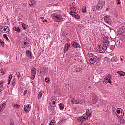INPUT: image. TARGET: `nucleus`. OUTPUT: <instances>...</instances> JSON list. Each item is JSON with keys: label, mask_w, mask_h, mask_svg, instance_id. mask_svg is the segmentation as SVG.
I'll return each mask as SVG.
<instances>
[{"label": "nucleus", "mask_w": 125, "mask_h": 125, "mask_svg": "<svg viewBox=\"0 0 125 125\" xmlns=\"http://www.w3.org/2000/svg\"><path fill=\"white\" fill-rule=\"evenodd\" d=\"M51 17L53 19L54 22H62L63 21V17L59 14L54 13L51 15Z\"/></svg>", "instance_id": "obj_1"}, {"label": "nucleus", "mask_w": 125, "mask_h": 125, "mask_svg": "<svg viewBox=\"0 0 125 125\" xmlns=\"http://www.w3.org/2000/svg\"><path fill=\"white\" fill-rule=\"evenodd\" d=\"M51 103L53 104V105H51V107L53 108H55V107H56V101L55 99H53L52 100H51Z\"/></svg>", "instance_id": "obj_13"}, {"label": "nucleus", "mask_w": 125, "mask_h": 125, "mask_svg": "<svg viewBox=\"0 0 125 125\" xmlns=\"http://www.w3.org/2000/svg\"><path fill=\"white\" fill-rule=\"evenodd\" d=\"M11 79H12V75L10 74V75L9 76V79H8V80H11Z\"/></svg>", "instance_id": "obj_46"}, {"label": "nucleus", "mask_w": 125, "mask_h": 125, "mask_svg": "<svg viewBox=\"0 0 125 125\" xmlns=\"http://www.w3.org/2000/svg\"><path fill=\"white\" fill-rule=\"evenodd\" d=\"M103 45V49H104V51H106V50H107V45L103 43V45Z\"/></svg>", "instance_id": "obj_24"}, {"label": "nucleus", "mask_w": 125, "mask_h": 125, "mask_svg": "<svg viewBox=\"0 0 125 125\" xmlns=\"http://www.w3.org/2000/svg\"><path fill=\"white\" fill-rule=\"evenodd\" d=\"M117 42H119V44H121V41L118 40Z\"/></svg>", "instance_id": "obj_59"}, {"label": "nucleus", "mask_w": 125, "mask_h": 125, "mask_svg": "<svg viewBox=\"0 0 125 125\" xmlns=\"http://www.w3.org/2000/svg\"><path fill=\"white\" fill-rule=\"evenodd\" d=\"M49 105L51 107V106H52V105H53V104H52V103H49Z\"/></svg>", "instance_id": "obj_54"}, {"label": "nucleus", "mask_w": 125, "mask_h": 125, "mask_svg": "<svg viewBox=\"0 0 125 125\" xmlns=\"http://www.w3.org/2000/svg\"><path fill=\"white\" fill-rule=\"evenodd\" d=\"M88 119V117L81 116L78 118L77 121L78 122H80V123H83L84 121H86Z\"/></svg>", "instance_id": "obj_5"}, {"label": "nucleus", "mask_w": 125, "mask_h": 125, "mask_svg": "<svg viewBox=\"0 0 125 125\" xmlns=\"http://www.w3.org/2000/svg\"><path fill=\"white\" fill-rule=\"evenodd\" d=\"M11 81V80L8 79V84H10V81Z\"/></svg>", "instance_id": "obj_53"}, {"label": "nucleus", "mask_w": 125, "mask_h": 125, "mask_svg": "<svg viewBox=\"0 0 125 125\" xmlns=\"http://www.w3.org/2000/svg\"><path fill=\"white\" fill-rule=\"evenodd\" d=\"M42 96V91H41L38 94V99H40L41 97Z\"/></svg>", "instance_id": "obj_29"}, {"label": "nucleus", "mask_w": 125, "mask_h": 125, "mask_svg": "<svg viewBox=\"0 0 125 125\" xmlns=\"http://www.w3.org/2000/svg\"><path fill=\"white\" fill-rule=\"evenodd\" d=\"M13 31H16V32H17L18 33H20V29L18 27H15L13 28Z\"/></svg>", "instance_id": "obj_19"}, {"label": "nucleus", "mask_w": 125, "mask_h": 125, "mask_svg": "<svg viewBox=\"0 0 125 125\" xmlns=\"http://www.w3.org/2000/svg\"><path fill=\"white\" fill-rule=\"evenodd\" d=\"M28 43H27L26 42H24V44H22V48H25L27 47V45H28Z\"/></svg>", "instance_id": "obj_30"}, {"label": "nucleus", "mask_w": 125, "mask_h": 125, "mask_svg": "<svg viewBox=\"0 0 125 125\" xmlns=\"http://www.w3.org/2000/svg\"><path fill=\"white\" fill-rule=\"evenodd\" d=\"M35 77H36V68L35 67H33L31 69V79L32 80H34V79H35Z\"/></svg>", "instance_id": "obj_3"}, {"label": "nucleus", "mask_w": 125, "mask_h": 125, "mask_svg": "<svg viewBox=\"0 0 125 125\" xmlns=\"http://www.w3.org/2000/svg\"><path fill=\"white\" fill-rule=\"evenodd\" d=\"M70 14H71V15L74 16L75 18H76V19H80V15H79V14H78L77 12H74L73 11V10H72V11H70Z\"/></svg>", "instance_id": "obj_4"}, {"label": "nucleus", "mask_w": 125, "mask_h": 125, "mask_svg": "<svg viewBox=\"0 0 125 125\" xmlns=\"http://www.w3.org/2000/svg\"><path fill=\"white\" fill-rule=\"evenodd\" d=\"M117 73V74H119V75L120 76H125V72H124L123 71H118Z\"/></svg>", "instance_id": "obj_27"}, {"label": "nucleus", "mask_w": 125, "mask_h": 125, "mask_svg": "<svg viewBox=\"0 0 125 125\" xmlns=\"http://www.w3.org/2000/svg\"><path fill=\"white\" fill-rule=\"evenodd\" d=\"M65 122H66V120H65V119L62 120V123H65Z\"/></svg>", "instance_id": "obj_56"}, {"label": "nucleus", "mask_w": 125, "mask_h": 125, "mask_svg": "<svg viewBox=\"0 0 125 125\" xmlns=\"http://www.w3.org/2000/svg\"><path fill=\"white\" fill-rule=\"evenodd\" d=\"M112 76H111L110 74H108L106 77L105 79H111Z\"/></svg>", "instance_id": "obj_41"}, {"label": "nucleus", "mask_w": 125, "mask_h": 125, "mask_svg": "<svg viewBox=\"0 0 125 125\" xmlns=\"http://www.w3.org/2000/svg\"><path fill=\"white\" fill-rule=\"evenodd\" d=\"M4 31H7V33H9L10 32V29H9V27L7 26H5L3 29Z\"/></svg>", "instance_id": "obj_20"}, {"label": "nucleus", "mask_w": 125, "mask_h": 125, "mask_svg": "<svg viewBox=\"0 0 125 125\" xmlns=\"http://www.w3.org/2000/svg\"><path fill=\"white\" fill-rule=\"evenodd\" d=\"M91 114H92V113L91 112V110L88 109L86 110V115L87 116V118H88V117H90L91 116Z\"/></svg>", "instance_id": "obj_14"}, {"label": "nucleus", "mask_w": 125, "mask_h": 125, "mask_svg": "<svg viewBox=\"0 0 125 125\" xmlns=\"http://www.w3.org/2000/svg\"><path fill=\"white\" fill-rule=\"evenodd\" d=\"M6 105V104L5 103H4L2 104L1 106H2L3 107H4V106H5Z\"/></svg>", "instance_id": "obj_51"}, {"label": "nucleus", "mask_w": 125, "mask_h": 125, "mask_svg": "<svg viewBox=\"0 0 125 125\" xmlns=\"http://www.w3.org/2000/svg\"><path fill=\"white\" fill-rule=\"evenodd\" d=\"M125 122V120H124V119H121L120 120V123H121L122 124H123V123H124Z\"/></svg>", "instance_id": "obj_45"}, {"label": "nucleus", "mask_w": 125, "mask_h": 125, "mask_svg": "<svg viewBox=\"0 0 125 125\" xmlns=\"http://www.w3.org/2000/svg\"><path fill=\"white\" fill-rule=\"evenodd\" d=\"M16 105H17L16 104H12V106H13V107H14V108H15Z\"/></svg>", "instance_id": "obj_55"}, {"label": "nucleus", "mask_w": 125, "mask_h": 125, "mask_svg": "<svg viewBox=\"0 0 125 125\" xmlns=\"http://www.w3.org/2000/svg\"><path fill=\"white\" fill-rule=\"evenodd\" d=\"M120 60H121V61H123V58H121L120 59Z\"/></svg>", "instance_id": "obj_64"}, {"label": "nucleus", "mask_w": 125, "mask_h": 125, "mask_svg": "<svg viewBox=\"0 0 125 125\" xmlns=\"http://www.w3.org/2000/svg\"><path fill=\"white\" fill-rule=\"evenodd\" d=\"M120 1H118V2H117V4H120Z\"/></svg>", "instance_id": "obj_61"}, {"label": "nucleus", "mask_w": 125, "mask_h": 125, "mask_svg": "<svg viewBox=\"0 0 125 125\" xmlns=\"http://www.w3.org/2000/svg\"><path fill=\"white\" fill-rule=\"evenodd\" d=\"M74 101H72L73 104H78L79 103V100H75V99H73Z\"/></svg>", "instance_id": "obj_28"}, {"label": "nucleus", "mask_w": 125, "mask_h": 125, "mask_svg": "<svg viewBox=\"0 0 125 125\" xmlns=\"http://www.w3.org/2000/svg\"><path fill=\"white\" fill-rule=\"evenodd\" d=\"M22 26L23 29H24V30H26V29H27V25H26V24L22 23Z\"/></svg>", "instance_id": "obj_37"}, {"label": "nucleus", "mask_w": 125, "mask_h": 125, "mask_svg": "<svg viewBox=\"0 0 125 125\" xmlns=\"http://www.w3.org/2000/svg\"><path fill=\"white\" fill-rule=\"evenodd\" d=\"M98 8H97V6H92V11H96V10H97Z\"/></svg>", "instance_id": "obj_25"}, {"label": "nucleus", "mask_w": 125, "mask_h": 125, "mask_svg": "<svg viewBox=\"0 0 125 125\" xmlns=\"http://www.w3.org/2000/svg\"><path fill=\"white\" fill-rule=\"evenodd\" d=\"M108 82L109 83H110V84H111L112 83V81H111L110 79L108 78L107 82Z\"/></svg>", "instance_id": "obj_43"}, {"label": "nucleus", "mask_w": 125, "mask_h": 125, "mask_svg": "<svg viewBox=\"0 0 125 125\" xmlns=\"http://www.w3.org/2000/svg\"><path fill=\"white\" fill-rule=\"evenodd\" d=\"M97 101V96L96 95H92V102L93 104H95Z\"/></svg>", "instance_id": "obj_9"}, {"label": "nucleus", "mask_w": 125, "mask_h": 125, "mask_svg": "<svg viewBox=\"0 0 125 125\" xmlns=\"http://www.w3.org/2000/svg\"><path fill=\"white\" fill-rule=\"evenodd\" d=\"M105 39V42L104 44H106V43H107V44H110V41H108V40H109V38L107 37H104Z\"/></svg>", "instance_id": "obj_23"}, {"label": "nucleus", "mask_w": 125, "mask_h": 125, "mask_svg": "<svg viewBox=\"0 0 125 125\" xmlns=\"http://www.w3.org/2000/svg\"><path fill=\"white\" fill-rule=\"evenodd\" d=\"M2 62H3L2 61H1V62H0V64H1V63H2Z\"/></svg>", "instance_id": "obj_63"}, {"label": "nucleus", "mask_w": 125, "mask_h": 125, "mask_svg": "<svg viewBox=\"0 0 125 125\" xmlns=\"http://www.w3.org/2000/svg\"><path fill=\"white\" fill-rule=\"evenodd\" d=\"M29 7H33V5H32V3L29 4Z\"/></svg>", "instance_id": "obj_58"}, {"label": "nucleus", "mask_w": 125, "mask_h": 125, "mask_svg": "<svg viewBox=\"0 0 125 125\" xmlns=\"http://www.w3.org/2000/svg\"><path fill=\"white\" fill-rule=\"evenodd\" d=\"M3 83V81H1L0 82V84H2V83Z\"/></svg>", "instance_id": "obj_57"}, {"label": "nucleus", "mask_w": 125, "mask_h": 125, "mask_svg": "<svg viewBox=\"0 0 125 125\" xmlns=\"http://www.w3.org/2000/svg\"><path fill=\"white\" fill-rule=\"evenodd\" d=\"M26 53L27 54V57H28V58H30V59H31L32 58V52H31V51L27 50L26 51Z\"/></svg>", "instance_id": "obj_12"}, {"label": "nucleus", "mask_w": 125, "mask_h": 125, "mask_svg": "<svg viewBox=\"0 0 125 125\" xmlns=\"http://www.w3.org/2000/svg\"><path fill=\"white\" fill-rule=\"evenodd\" d=\"M16 75H17L18 79H20V77H21V74H20V72H16Z\"/></svg>", "instance_id": "obj_35"}, {"label": "nucleus", "mask_w": 125, "mask_h": 125, "mask_svg": "<svg viewBox=\"0 0 125 125\" xmlns=\"http://www.w3.org/2000/svg\"><path fill=\"white\" fill-rule=\"evenodd\" d=\"M19 107H20V106H19V105H18V104H16V108H17V109H18V108H19Z\"/></svg>", "instance_id": "obj_52"}, {"label": "nucleus", "mask_w": 125, "mask_h": 125, "mask_svg": "<svg viewBox=\"0 0 125 125\" xmlns=\"http://www.w3.org/2000/svg\"><path fill=\"white\" fill-rule=\"evenodd\" d=\"M3 89H4V88H3V87H2V86L0 87V90H2H2H3Z\"/></svg>", "instance_id": "obj_49"}, {"label": "nucleus", "mask_w": 125, "mask_h": 125, "mask_svg": "<svg viewBox=\"0 0 125 125\" xmlns=\"http://www.w3.org/2000/svg\"><path fill=\"white\" fill-rule=\"evenodd\" d=\"M99 3L105 5V0H99Z\"/></svg>", "instance_id": "obj_26"}, {"label": "nucleus", "mask_w": 125, "mask_h": 125, "mask_svg": "<svg viewBox=\"0 0 125 125\" xmlns=\"http://www.w3.org/2000/svg\"><path fill=\"white\" fill-rule=\"evenodd\" d=\"M97 52H100V53L104 52L103 49V45H100L97 47Z\"/></svg>", "instance_id": "obj_8"}, {"label": "nucleus", "mask_w": 125, "mask_h": 125, "mask_svg": "<svg viewBox=\"0 0 125 125\" xmlns=\"http://www.w3.org/2000/svg\"><path fill=\"white\" fill-rule=\"evenodd\" d=\"M40 19H42V22H47V20L44 19L43 17H40Z\"/></svg>", "instance_id": "obj_34"}, {"label": "nucleus", "mask_w": 125, "mask_h": 125, "mask_svg": "<svg viewBox=\"0 0 125 125\" xmlns=\"http://www.w3.org/2000/svg\"><path fill=\"white\" fill-rule=\"evenodd\" d=\"M31 110V105L27 104V105L24 106V110L26 113H29Z\"/></svg>", "instance_id": "obj_7"}, {"label": "nucleus", "mask_w": 125, "mask_h": 125, "mask_svg": "<svg viewBox=\"0 0 125 125\" xmlns=\"http://www.w3.org/2000/svg\"><path fill=\"white\" fill-rule=\"evenodd\" d=\"M0 74L1 76H3V75H4V74H5V72H4V71H3V69H1L0 70Z\"/></svg>", "instance_id": "obj_33"}, {"label": "nucleus", "mask_w": 125, "mask_h": 125, "mask_svg": "<svg viewBox=\"0 0 125 125\" xmlns=\"http://www.w3.org/2000/svg\"><path fill=\"white\" fill-rule=\"evenodd\" d=\"M104 18L106 23H107L108 24L110 23L111 21V18L109 17V16H104Z\"/></svg>", "instance_id": "obj_10"}, {"label": "nucleus", "mask_w": 125, "mask_h": 125, "mask_svg": "<svg viewBox=\"0 0 125 125\" xmlns=\"http://www.w3.org/2000/svg\"><path fill=\"white\" fill-rule=\"evenodd\" d=\"M37 2L35 0L31 1V5H34V4H36Z\"/></svg>", "instance_id": "obj_40"}, {"label": "nucleus", "mask_w": 125, "mask_h": 125, "mask_svg": "<svg viewBox=\"0 0 125 125\" xmlns=\"http://www.w3.org/2000/svg\"><path fill=\"white\" fill-rule=\"evenodd\" d=\"M12 85H15V80L13 81Z\"/></svg>", "instance_id": "obj_50"}, {"label": "nucleus", "mask_w": 125, "mask_h": 125, "mask_svg": "<svg viewBox=\"0 0 125 125\" xmlns=\"http://www.w3.org/2000/svg\"><path fill=\"white\" fill-rule=\"evenodd\" d=\"M40 70V74H44V67L43 66H41Z\"/></svg>", "instance_id": "obj_15"}, {"label": "nucleus", "mask_w": 125, "mask_h": 125, "mask_svg": "<svg viewBox=\"0 0 125 125\" xmlns=\"http://www.w3.org/2000/svg\"><path fill=\"white\" fill-rule=\"evenodd\" d=\"M89 60L90 64H91V65H93V64H94V63H95L97 61V57L94 55L89 58Z\"/></svg>", "instance_id": "obj_2"}, {"label": "nucleus", "mask_w": 125, "mask_h": 125, "mask_svg": "<svg viewBox=\"0 0 125 125\" xmlns=\"http://www.w3.org/2000/svg\"><path fill=\"white\" fill-rule=\"evenodd\" d=\"M10 125H14V122L12 121H10Z\"/></svg>", "instance_id": "obj_48"}, {"label": "nucleus", "mask_w": 125, "mask_h": 125, "mask_svg": "<svg viewBox=\"0 0 125 125\" xmlns=\"http://www.w3.org/2000/svg\"><path fill=\"white\" fill-rule=\"evenodd\" d=\"M93 55H94V54H92V53H88V56H89V57L90 58V57H92V56H93Z\"/></svg>", "instance_id": "obj_39"}, {"label": "nucleus", "mask_w": 125, "mask_h": 125, "mask_svg": "<svg viewBox=\"0 0 125 125\" xmlns=\"http://www.w3.org/2000/svg\"><path fill=\"white\" fill-rule=\"evenodd\" d=\"M59 106L60 110H64V108H65L64 104H63L62 103H60L59 104Z\"/></svg>", "instance_id": "obj_17"}, {"label": "nucleus", "mask_w": 125, "mask_h": 125, "mask_svg": "<svg viewBox=\"0 0 125 125\" xmlns=\"http://www.w3.org/2000/svg\"><path fill=\"white\" fill-rule=\"evenodd\" d=\"M71 44L74 48H81V46L77 42L73 41L72 42Z\"/></svg>", "instance_id": "obj_6"}, {"label": "nucleus", "mask_w": 125, "mask_h": 125, "mask_svg": "<svg viewBox=\"0 0 125 125\" xmlns=\"http://www.w3.org/2000/svg\"><path fill=\"white\" fill-rule=\"evenodd\" d=\"M104 5L102 4H100L99 3H98V4H97V8H98V10H100V9H102V8H103V6Z\"/></svg>", "instance_id": "obj_16"}, {"label": "nucleus", "mask_w": 125, "mask_h": 125, "mask_svg": "<svg viewBox=\"0 0 125 125\" xmlns=\"http://www.w3.org/2000/svg\"><path fill=\"white\" fill-rule=\"evenodd\" d=\"M0 93H2V90H0Z\"/></svg>", "instance_id": "obj_62"}, {"label": "nucleus", "mask_w": 125, "mask_h": 125, "mask_svg": "<svg viewBox=\"0 0 125 125\" xmlns=\"http://www.w3.org/2000/svg\"><path fill=\"white\" fill-rule=\"evenodd\" d=\"M71 44L70 43H66L64 47V51H68L69 48H70V46Z\"/></svg>", "instance_id": "obj_11"}, {"label": "nucleus", "mask_w": 125, "mask_h": 125, "mask_svg": "<svg viewBox=\"0 0 125 125\" xmlns=\"http://www.w3.org/2000/svg\"><path fill=\"white\" fill-rule=\"evenodd\" d=\"M45 81L46 83H49V82H50V81L49 80V78H48V77H46L45 79Z\"/></svg>", "instance_id": "obj_38"}, {"label": "nucleus", "mask_w": 125, "mask_h": 125, "mask_svg": "<svg viewBox=\"0 0 125 125\" xmlns=\"http://www.w3.org/2000/svg\"><path fill=\"white\" fill-rule=\"evenodd\" d=\"M72 11H73L74 12H75V11H76V7H74L73 8H72L71 9V11H72Z\"/></svg>", "instance_id": "obj_44"}, {"label": "nucleus", "mask_w": 125, "mask_h": 125, "mask_svg": "<svg viewBox=\"0 0 125 125\" xmlns=\"http://www.w3.org/2000/svg\"><path fill=\"white\" fill-rule=\"evenodd\" d=\"M117 114H120L121 113V110L119 109H117Z\"/></svg>", "instance_id": "obj_47"}, {"label": "nucleus", "mask_w": 125, "mask_h": 125, "mask_svg": "<svg viewBox=\"0 0 125 125\" xmlns=\"http://www.w3.org/2000/svg\"><path fill=\"white\" fill-rule=\"evenodd\" d=\"M55 122L54 120H51L50 121V123L49 125H54Z\"/></svg>", "instance_id": "obj_36"}, {"label": "nucleus", "mask_w": 125, "mask_h": 125, "mask_svg": "<svg viewBox=\"0 0 125 125\" xmlns=\"http://www.w3.org/2000/svg\"><path fill=\"white\" fill-rule=\"evenodd\" d=\"M3 106H2V105H1L0 106V113H1V112H2V109H3Z\"/></svg>", "instance_id": "obj_42"}, {"label": "nucleus", "mask_w": 125, "mask_h": 125, "mask_svg": "<svg viewBox=\"0 0 125 125\" xmlns=\"http://www.w3.org/2000/svg\"><path fill=\"white\" fill-rule=\"evenodd\" d=\"M104 84H107L108 83V78H105V79L103 81Z\"/></svg>", "instance_id": "obj_31"}, {"label": "nucleus", "mask_w": 125, "mask_h": 125, "mask_svg": "<svg viewBox=\"0 0 125 125\" xmlns=\"http://www.w3.org/2000/svg\"><path fill=\"white\" fill-rule=\"evenodd\" d=\"M111 61L112 62H117V61H118V58H117L116 56L113 57L111 58Z\"/></svg>", "instance_id": "obj_21"}, {"label": "nucleus", "mask_w": 125, "mask_h": 125, "mask_svg": "<svg viewBox=\"0 0 125 125\" xmlns=\"http://www.w3.org/2000/svg\"><path fill=\"white\" fill-rule=\"evenodd\" d=\"M0 44L3 47H4V41L3 39H0Z\"/></svg>", "instance_id": "obj_18"}, {"label": "nucleus", "mask_w": 125, "mask_h": 125, "mask_svg": "<svg viewBox=\"0 0 125 125\" xmlns=\"http://www.w3.org/2000/svg\"><path fill=\"white\" fill-rule=\"evenodd\" d=\"M82 11L83 13H86V7L85 6H83L82 8Z\"/></svg>", "instance_id": "obj_22"}, {"label": "nucleus", "mask_w": 125, "mask_h": 125, "mask_svg": "<svg viewBox=\"0 0 125 125\" xmlns=\"http://www.w3.org/2000/svg\"><path fill=\"white\" fill-rule=\"evenodd\" d=\"M26 93H27V90H25L24 91V94H26Z\"/></svg>", "instance_id": "obj_60"}, {"label": "nucleus", "mask_w": 125, "mask_h": 125, "mask_svg": "<svg viewBox=\"0 0 125 125\" xmlns=\"http://www.w3.org/2000/svg\"><path fill=\"white\" fill-rule=\"evenodd\" d=\"M3 37L4 39L6 40V41H9V39H8V37H7V35L6 34H3Z\"/></svg>", "instance_id": "obj_32"}]
</instances>
